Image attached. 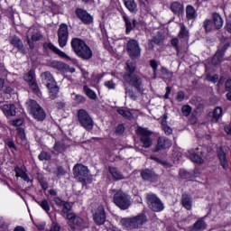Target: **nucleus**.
<instances>
[{
    "label": "nucleus",
    "instance_id": "obj_44",
    "mask_svg": "<svg viewBox=\"0 0 231 231\" xmlns=\"http://www.w3.org/2000/svg\"><path fill=\"white\" fill-rule=\"evenodd\" d=\"M162 78L165 80H169V79H172V72L169 71L165 67H162L161 69Z\"/></svg>",
    "mask_w": 231,
    "mask_h": 231
},
{
    "label": "nucleus",
    "instance_id": "obj_52",
    "mask_svg": "<svg viewBox=\"0 0 231 231\" xmlns=\"http://www.w3.org/2000/svg\"><path fill=\"white\" fill-rule=\"evenodd\" d=\"M162 127L165 134H167V136H171V134H172V128H171V126H168L167 123H165V121H163Z\"/></svg>",
    "mask_w": 231,
    "mask_h": 231
},
{
    "label": "nucleus",
    "instance_id": "obj_25",
    "mask_svg": "<svg viewBox=\"0 0 231 231\" xmlns=\"http://www.w3.org/2000/svg\"><path fill=\"white\" fill-rule=\"evenodd\" d=\"M42 79L47 87L54 86V84H57V81H55L53 75H51V72L50 71L43 72L42 74Z\"/></svg>",
    "mask_w": 231,
    "mask_h": 231
},
{
    "label": "nucleus",
    "instance_id": "obj_42",
    "mask_svg": "<svg viewBox=\"0 0 231 231\" xmlns=\"http://www.w3.org/2000/svg\"><path fill=\"white\" fill-rule=\"evenodd\" d=\"M24 80L28 82V84L35 81V71L33 69L29 70L27 74L23 77Z\"/></svg>",
    "mask_w": 231,
    "mask_h": 231
},
{
    "label": "nucleus",
    "instance_id": "obj_6",
    "mask_svg": "<svg viewBox=\"0 0 231 231\" xmlns=\"http://www.w3.org/2000/svg\"><path fill=\"white\" fill-rule=\"evenodd\" d=\"M78 120L81 127H84L86 131H93V127H95V122L88 111L85 109L79 110Z\"/></svg>",
    "mask_w": 231,
    "mask_h": 231
},
{
    "label": "nucleus",
    "instance_id": "obj_21",
    "mask_svg": "<svg viewBox=\"0 0 231 231\" xmlns=\"http://www.w3.org/2000/svg\"><path fill=\"white\" fill-rule=\"evenodd\" d=\"M65 216L69 223L75 225L76 226H80V225L84 223V219H82V217L75 215V213H71V211L68 212Z\"/></svg>",
    "mask_w": 231,
    "mask_h": 231
},
{
    "label": "nucleus",
    "instance_id": "obj_35",
    "mask_svg": "<svg viewBox=\"0 0 231 231\" xmlns=\"http://www.w3.org/2000/svg\"><path fill=\"white\" fill-rule=\"evenodd\" d=\"M223 116V108L222 107H216L213 111V117L212 122L216 124L217 122H219V118Z\"/></svg>",
    "mask_w": 231,
    "mask_h": 231
},
{
    "label": "nucleus",
    "instance_id": "obj_36",
    "mask_svg": "<svg viewBox=\"0 0 231 231\" xmlns=\"http://www.w3.org/2000/svg\"><path fill=\"white\" fill-rule=\"evenodd\" d=\"M83 91L85 95L90 98V100H97V93L88 87V85L83 86Z\"/></svg>",
    "mask_w": 231,
    "mask_h": 231
},
{
    "label": "nucleus",
    "instance_id": "obj_30",
    "mask_svg": "<svg viewBox=\"0 0 231 231\" xmlns=\"http://www.w3.org/2000/svg\"><path fill=\"white\" fill-rule=\"evenodd\" d=\"M47 65L49 66V68H53L54 69H58V71H62V69L66 68V65H64V63L57 60H50L47 62Z\"/></svg>",
    "mask_w": 231,
    "mask_h": 231
},
{
    "label": "nucleus",
    "instance_id": "obj_8",
    "mask_svg": "<svg viewBox=\"0 0 231 231\" xmlns=\"http://www.w3.org/2000/svg\"><path fill=\"white\" fill-rule=\"evenodd\" d=\"M146 201L148 208L153 212H162V210L164 208L163 202H162L160 198H158V196L155 194H148L146 196Z\"/></svg>",
    "mask_w": 231,
    "mask_h": 231
},
{
    "label": "nucleus",
    "instance_id": "obj_57",
    "mask_svg": "<svg viewBox=\"0 0 231 231\" xmlns=\"http://www.w3.org/2000/svg\"><path fill=\"white\" fill-rule=\"evenodd\" d=\"M54 174H56L58 178H60V176H64V174H66V171L62 166H59L57 170L54 171Z\"/></svg>",
    "mask_w": 231,
    "mask_h": 231
},
{
    "label": "nucleus",
    "instance_id": "obj_47",
    "mask_svg": "<svg viewBox=\"0 0 231 231\" xmlns=\"http://www.w3.org/2000/svg\"><path fill=\"white\" fill-rule=\"evenodd\" d=\"M36 203L40 205V207H42V210H45L47 213L50 212L51 210L50 203L46 199H43L41 202L36 201Z\"/></svg>",
    "mask_w": 231,
    "mask_h": 231
},
{
    "label": "nucleus",
    "instance_id": "obj_1",
    "mask_svg": "<svg viewBox=\"0 0 231 231\" xmlns=\"http://www.w3.org/2000/svg\"><path fill=\"white\" fill-rule=\"evenodd\" d=\"M136 71V63L127 60L126 61V73L124 74L123 79L125 84H129L132 88H134L139 93L143 92V79L138 74H134Z\"/></svg>",
    "mask_w": 231,
    "mask_h": 231
},
{
    "label": "nucleus",
    "instance_id": "obj_62",
    "mask_svg": "<svg viewBox=\"0 0 231 231\" xmlns=\"http://www.w3.org/2000/svg\"><path fill=\"white\" fill-rule=\"evenodd\" d=\"M41 39H42V35L39 32H37L32 36V41L37 42V41H41Z\"/></svg>",
    "mask_w": 231,
    "mask_h": 231
},
{
    "label": "nucleus",
    "instance_id": "obj_20",
    "mask_svg": "<svg viewBox=\"0 0 231 231\" xmlns=\"http://www.w3.org/2000/svg\"><path fill=\"white\" fill-rule=\"evenodd\" d=\"M1 109L7 118L17 115L16 107L14 104L3 105Z\"/></svg>",
    "mask_w": 231,
    "mask_h": 231
},
{
    "label": "nucleus",
    "instance_id": "obj_24",
    "mask_svg": "<svg viewBox=\"0 0 231 231\" xmlns=\"http://www.w3.org/2000/svg\"><path fill=\"white\" fill-rule=\"evenodd\" d=\"M14 172L17 176V178H21L22 180H23V181H26V183H32V180H30V177L28 176V173H26V171H24V169L16 166L14 168Z\"/></svg>",
    "mask_w": 231,
    "mask_h": 231
},
{
    "label": "nucleus",
    "instance_id": "obj_29",
    "mask_svg": "<svg viewBox=\"0 0 231 231\" xmlns=\"http://www.w3.org/2000/svg\"><path fill=\"white\" fill-rule=\"evenodd\" d=\"M125 6L131 12V14H136L138 7L134 0H124Z\"/></svg>",
    "mask_w": 231,
    "mask_h": 231
},
{
    "label": "nucleus",
    "instance_id": "obj_28",
    "mask_svg": "<svg viewBox=\"0 0 231 231\" xmlns=\"http://www.w3.org/2000/svg\"><path fill=\"white\" fill-rule=\"evenodd\" d=\"M108 171L111 176L116 180V181H118L120 180H125V177H124V174H122V171H120L118 168L109 167Z\"/></svg>",
    "mask_w": 231,
    "mask_h": 231
},
{
    "label": "nucleus",
    "instance_id": "obj_22",
    "mask_svg": "<svg viewBox=\"0 0 231 231\" xmlns=\"http://www.w3.org/2000/svg\"><path fill=\"white\" fill-rule=\"evenodd\" d=\"M170 8L175 15H181L185 12V7L183 6V4L180 2L171 3Z\"/></svg>",
    "mask_w": 231,
    "mask_h": 231
},
{
    "label": "nucleus",
    "instance_id": "obj_14",
    "mask_svg": "<svg viewBox=\"0 0 231 231\" xmlns=\"http://www.w3.org/2000/svg\"><path fill=\"white\" fill-rule=\"evenodd\" d=\"M75 14L84 24H91L93 23V16L88 13V11L82 8H77Z\"/></svg>",
    "mask_w": 231,
    "mask_h": 231
},
{
    "label": "nucleus",
    "instance_id": "obj_4",
    "mask_svg": "<svg viewBox=\"0 0 231 231\" xmlns=\"http://www.w3.org/2000/svg\"><path fill=\"white\" fill-rule=\"evenodd\" d=\"M144 223H147V217L143 214H140L131 218L121 219V225L125 226V228H127L128 230L141 228V226H143Z\"/></svg>",
    "mask_w": 231,
    "mask_h": 231
},
{
    "label": "nucleus",
    "instance_id": "obj_9",
    "mask_svg": "<svg viewBox=\"0 0 231 231\" xmlns=\"http://www.w3.org/2000/svg\"><path fill=\"white\" fill-rule=\"evenodd\" d=\"M73 174L75 180H78V181H80L81 183H85L89 178V170L83 164L78 163L73 167Z\"/></svg>",
    "mask_w": 231,
    "mask_h": 231
},
{
    "label": "nucleus",
    "instance_id": "obj_64",
    "mask_svg": "<svg viewBox=\"0 0 231 231\" xmlns=\"http://www.w3.org/2000/svg\"><path fill=\"white\" fill-rule=\"evenodd\" d=\"M226 89H231V79L226 81Z\"/></svg>",
    "mask_w": 231,
    "mask_h": 231
},
{
    "label": "nucleus",
    "instance_id": "obj_61",
    "mask_svg": "<svg viewBox=\"0 0 231 231\" xmlns=\"http://www.w3.org/2000/svg\"><path fill=\"white\" fill-rule=\"evenodd\" d=\"M177 100H178V102H183V100H185V93H183V91L178 92Z\"/></svg>",
    "mask_w": 231,
    "mask_h": 231
},
{
    "label": "nucleus",
    "instance_id": "obj_37",
    "mask_svg": "<svg viewBox=\"0 0 231 231\" xmlns=\"http://www.w3.org/2000/svg\"><path fill=\"white\" fill-rule=\"evenodd\" d=\"M207 229V223H205L203 220L199 219L198 220L192 227L193 231H201Z\"/></svg>",
    "mask_w": 231,
    "mask_h": 231
},
{
    "label": "nucleus",
    "instance_id": "obj_60",
    "mask_svg": "<svg viewBox=\"0 0 231 231\" xmlns=\"http://www.w3.org/2000/svg\"><path fill=\"white\" fill-rule=\"evenodd\" d=\"M230 47V43L226 42L225 43L222 48L220 50H218L217 52H220L222 53V55H225V52L226 51V50H228V48Z\"/></svg>",
    "mask_w": 231,
    "mask_h": 231
},
{
    "label": "nucleus",
    "instance_id": "obj_19",
    "mask_svg": "<svg viewBox=\"0 0 231 231\" xmlns=\"http://www.w3.org/2000/svg\"><path fill=\"white\" fill-rule=\"evenodd\" d=\"M141 177L144 181H154L158 175L152 170L145 169L141 171Z\"/></svg>",
    "mask_w": 231,
    "mask_h": 231
},
{
    "label": "nucleus",
    "instance_id": "obj_54",
    "mask_svg": "<svg viewBox=\"0 0 231 231\" xmlns=\"http://www.w3.org/2000/svg\"><path fill=\"white\" fill-rule=\"evenodd\" d=\"M219 79V76H217V74L215 75H210V74H207L206 76V80H208V82H213L214 84H216V82H217V80Z\"/></svg>",
    "mask_w": 231,
    "mask_h": 231
},
{
    "label": "nucleus",
    "instance_id": "obj_32",
    "mask_svg": "<svg viewBox=\"0 0 231 231\" xmlns=\"http://www.w3.org/2000/svg\"><path fill=\"white\" fill-rule=\"evenodd\" d=\"M180 31L178 34L179 39H183V41H189V31L185 26V23H180Z\"/></svg>",
    "mask_w": 231,
    "mask_h": 231
},
{
    "label": "nucleus",
    "instance_id": "obj_2",
    "mask_svg": "<svg viewBox=\"0 0 231 231\" xmlns=\"http://www.w3.org/2000/svg\"><path fill=\"white\" fill-rule=\"evenodd\" d=\"M71 48L79 59H82L83 60L93 59V51H91V48H89L83 40L73 38L71 40Z\"/></svg>",
    "mask_w": 231,
    "mask_h": 231
},
{
    "label": "nucleus",
    "instance_id": "obj_12",
    "mask_svg": "<svg viewBox=\"0 0 231 231\" xmlns=\"http://www.w3.org/2000/svg\"><path fill=\"white\" fill-rule=\"evenodd\" d=\"M93 219L94 223H96V225L98 226L106 223V208L104 206H98L93 210Z\"/></svg>",
    "mask_w": 231,
    "mask_h": 231
},
{
    "label": "nucleus",
    "instance_id": "obj_41",
    "mask_svg": "<svg viewBox=\"0 0 231 231\" xmlns=\"http://www.w3.org/2000/svg\"><path fill=\"white\" fill-rule=\"evenodd\" d=\"M47 88L48 89H50L51 100H55V98L57 97V93H59V87L57 86V84H54L50 85V87Z\"/></svg>",
    "mask_w": 231,
    "mask_h": 231
},
{
    "label": "nucleus",
    "instance_id": "obj_50",
    "mask_svg": "<svg viewBox=\"0 0 231 231\" xmlns=\"http://www.w3.org/2000/svg\"><path fill=\"white\" fill-rule=\"evenodd\" d=\"M151 160H153V162H156L157 163H160V165H162V167H170L169 162H167L166 161H163L156 156L152 155L150 157Z\"/></svg>",
    "mask_w": 231,
    "mask_h": 231
},
{
    "label": "nucleus",
    "instance_id": "obj_51",
    "mask_svg": "<svg viewBox=\"0 0 231 231\" xmlns=\"http://www.w3.org/2000/svg\"><path fill=\"white\" fill-rule=\"evenodd\" d=\"M181 111H182V115L184 116H189V115H190V113L192 111V107H190V106H189V105H184L181 107Z\"/></svg>",
    "mask_w": 231,
    "mask_h": 231
},
{
    "label": "nucleus",
    "instance_id": "obj_31",
    "mask_svg": "<svg viewBox=\"0 0 231 231\" xmlns=\"http://www.w3.org/2000/svg\"><path fill=\"white\" fill-rule=\"evenodd\" d=\"M218 159L220 160V165L223 167V169L228 168V162H226V153H225V151L223 149H220L217 152Z\"/></svg>",
    "mask_w": 231,
    "mask_h": 231
},
{
    "label": "nucleus",
    "instance_id": "obj_49",
    "mask_svg": "<svg viewBox=\"0 0 231 231\" xmlns=\"http://www.w3.org/2000/svg\"><path fill=\"white\" fill-rule=\"evenodd\" d=\"M38 180L40 185H42L43 190L48 189V181H46V179L41 174H38Z\"/></svg>",
    "mask_w": 231,
    "mask_h": 231
},
{
    "label": "nucleus",
    "instance_id": "obj_40",
    "mask_svg": "<svg viewBox=\"0 0 231 231\" xmlns=\"http://www.w3.org/2000/svg\"><path fill=\"white\" fill-rule=\"evenodd\" d=\"M118 115H121L123 118L126 120H131L133 118V114L129 110H125L124 108H118L117 110Z\"/></svg>",
    "mask_w": 231,
    "mask_h": 231
},
{
    "label": "nucleus",
    "instance_id": "obj_45",
    "mask_svg": "<svg viewBox=\"0 0 231 231\" xmlns=\"http://www.w3.org/2000/svg\"><path fill=\"white\" fill-rule=\"evenodd\" d=\"M38 158L41 162H50V160H51V155L48 152H42Z\"/></svg>",
    "mask_w": 231,
    "mask_h": 231
},
{
    "label": "nucleus",
    "instance_id": "obj_16",
    "mask_svg": "<svg viewBox=\"0 0 231 231\" xmlns=\"http://www.w3.org/2000/svg\"><path fill=\"white\" fill-rule=\"evenodd\" d=\"M53 149L54 151L51 152L52 154H56V152L60 154L62 152H66V151L69 149V145L67 140H61L55 143Z\"/></svg>",
    "mask_w": 231,
    "mask_h": 231
},
{
    "label": "nucleus",
    "instance_id": "obj_10",
    "mask_svg": "<svg viewBox=\"0 0 231 231\" xmlns=\"http://www.w3.org/2000/svg\"><path fill=\"white\" fill-rule=\"evenodd\" d=\"M126 51L131 59H140L142 55V49L136 40H130L126 44Z\"/></svg>",
    "mask_w": 231,
    "mask_h": 231
},
{
    "label": "nucleus",
    "instance_id": "obj_39",
    "mask_svg": "<svg viewBox=\"0 0 231 231\" xmlns=\"http://www.w3.org/2000/svg\"><path fill=\"white\" fill-rule=\"evenodd\" d=\"M223 57L224 56L222 52L217 51L214 57L212 58L211 64H213V66H219V64H221V61L223 60Z\"/></svg>",
    "mask_w": 231,
    "mask_h": 231
},
{
    "label": "nucleus",
    "instance_id": "obj_34",
    "mask_svg": "<svg viewBox=\"0 0 231 231\" xmlns=\"http://www.w3.org/2000/svg\"><path fill=\"white\" fill-rule=\"evenodd\" d=\"M202 26H203L206 33H210V32H212V30H216V27L214 26V23L210 19H206L203 22Z\"/></svg>",
    "mask_w": 231,
    "mask_h": 231
},
{
    "label": "nucleus",
    "instance_id": "obj_26",
    "mask_svg": "<svg viewBox=\"0 0 231 231\" xmlns=\"http://www.w3.org/2000/svg\"><path fill=\"white\" fill-rule=\"evenodd\" d=\"M212 23L213 26H215V30H221L223 28V18L217 13L212 14Z\"/></svg>",
    "mask_w": 231,
    "mask_h": 231
},
{
    "label": "nucleus",
    "instance_id": "obj_13",
    "mask_svg": "<svg viewBox=\"0 0 231 231\" xmlns=\"http://www.w3.org/2000/svg\"><path fill=\"white\" fill-rule=\"evenodd\" d=\"M52 201L54 202V205H56V207L62 208L61 216H63V217H64V216H66L68 214V212H71V210L73 208L70 202L62 200L59 197H53Z\"/></svg>",
    "mask_w": 231,
    "mask_h": 231
},
{
    "label": "nucleus",
    "instance_id": "obj_43",
    "mask_svg": "<svg viewBox=\"0 0 231 231\" xmlns=\"http://www.w3.org/2000/svg\"><path fill=\"white\" fill-rule=\"evenodd\" d=\"M123 19L125 23V33H131L133 32V23L129 21V17L124 15Z\"/></svg>",
    "mask_w": 231,
    "mask_h": 231
},
{
    "label": "nucleus",
    "instance_id": "obj_18",
    "mask_svg": "<svg viewBox=\"0 0 231 231\" xmlns=\"http://www.w3.org/2000/svg\"><path fill=\"white\" fill-rule=\"evenodd\" d=\"M172 145V143H171V140L165 138V137H160L157 140V145L154 150V152H158L159 151H162V149H169Z\"/></svg>",
    "mask_w": 231,
    "mask_h": 231
},
{
    "label": "nucleus",
    "instance_id": "obj_33",
    "mask_svg": "<svg viewBox=\"0 0 231 231\" xmlns=\"http://www.w3.org/2000/svg\"><path fill=\"white\" fill-rule=\"evenodd\" d=\"M186 17L189 21H192V19H196V9L192 5H187L186 7Z\"/></svg>",
    "mask_w": 231,
    "mask_h": 231
},
{
    "label": "nucleus",
    "instance_id": "obj_15",
    "mask_svg": "<svg viewBox=\"0 0 231 231\" xmlns=\"http://www.w3.org/2000/svg\"><path fill=\"white\" fill-rule=\"evenodd\" d=\"M188 154L191 162H193L194 163H205V160H203V152L199 151V148L188 151Z\"/></svg>",
    "mask_w": 231,
    "mask_h": 231
},
{
    "label": "nucleus",
    "instance_id": "obj_55",
    "mask_svg": "<svg viewBox=\"0 0 231 231\" xmlns=\"http://www.w3.org/2000/svg\"><path fill=\"white\" fill-rule=\"evenodd\" d=\"M150 66L153 70V77L154 79H156V71H158V62L156 61V60H151Z\"/></svg>",
    "mask_w": 231,
    "mask_h": 231
},
{
    "label": "nucleus",
    "instance_id": "obj_5",
    "mask_svg": "<svg viewBox=\"0 0 231 231\" xmlns=\"http://www.w3.org/2000/svg\"><path fill=\"white\" fill-rule=\"evenodd\" d=\"M136 134L139 136L144 149H149L152 146V132L151 130L139 126L136 129Z\"/></svg>",
    "mask_w": 231,
    "mask_h": 231
},
{
    "label": "nucleus",
    "instance_id": "obj_3",
    "mask_svg": "<svg viewBox=\"0 0 231 231\" xmlns=\"http://www.w3.org/2000/svg\"><path fill=\"white\" fill-rule=\"evenodd\" d=\"M114 203L121 210H127L131 207V197L122 189H112Z\"/></svg>",
    "mask_w": 231,
    "mask_h": 231
},
{
    "label": "nucleus",
    "instance_id": "obj_56",
    "mask_svg": "<svg viewBox=\"0 0 231 231\" xmlns=\"http://www.w3.org/2000/svg\"><path fill=\"white\" fill-rule=\"evenodd\" d=\"M171 44L175 48L178 55V53H180V47L178 46V44H180V40L178 38H173L171 42Z\"/></svg>",
    "mask_w": 231,
    "mask_h": 231
},
{
    "label": "nucleus",
    "instance_id": "obj_46",
    "mask_svg": "<svg viewBox=\"0 0 231 231\" xmlns=\"http://www.w3.org/2000/svg\"><path fill=\"white\" fill-rule=\"evenodd\" d=\"M5 144L11 150V151H17V147H15V143L12 138H7L5 140Z\"/></svg>",
    "mask_w": 231,
    "mask_h": 231
},
{
    "label": "nucleus",
    "instance_id": "obj_27",
    "mask_svg": "<svg viewBox=\"0 0 231 231\" xmlns=\"http://www.w3.org/2000/svg\"><path fill=\"white\" fill-rule=\"evenodd\" d=\"M10 42L14 48H17L18 51L24 53V44H23V41L19 37L13 36Z\"/></svg>",
    "mask_w": 231,
    "mask_h": 231
},
{
    "label": "nucleus",
    "instance_id": "obj_48",
    "mask_svg": "<svg viewBox=\"0 0 231 231\" xmlns=\"http://www.w3.org/2000/svg\"><path fill=\"white\" fill-rule=\"evenodd\" d=\"M124 133H125V126L124 125V124L118 125L116 127L115 134L116 136H122V134H124Z\"/></svg>",
    "mask_w": 231,
    "mask_h": 231
},
{
    "label": "nucleus",
    "instance_id": "obj_59",
    "mask_svg": "<svg viewBox=\"0 0 231 231\" xmlns=\"http://www.w3.org/2000/svg\"><path fill=\"white\" fill-rule=\"evenodd\" d=\"M29 86L32 89V91H34V93L39 92V86H37V81L36 80L29 83Z\"/></svg>",
    "mask_w": 231,
    "mask_h": 231
},
{
    "label": "nucleus",
    "instance_id": "obj_58",
    "mask_svg": "<svg viewBox=\"0 0 231 231\" xmlns=\"http://www.w3.org/2000/svg\"><path fill=\"white\" fill-rule=\"evenodd\" d=\"M106 88L108 89H115L116 88V84L113 80H108L105 82Z\"/></svg>",
    "mask_w": 231,
    "mask_h": 231
},
{
    "label": "nucleus",
    "instance_id": "obj_63",
    "mask_svg": "<svg viewBox=\"0 0 231 231\" xmlns=\"http://www.w3.org/2000/svg\"><path fill=\"white\" fill-rule=\"evenodd\" d=\"M225 133H226L228 138H231V125H230L225 126Z\"/></svg>",
    "mask_w": 231,
    "mask_h": 231
},
{
    "label": "nucleus",
    "instance_id": "obj_53",
    "mask_svg": "<svg viewBox=\"0 0 231 231\" xmlns=\"http://www.w3.org/2000/svg\"><path fill=\"white\" fill-rule=\"evenodd\" d=\"M72 95H75L73 100L76 102V104H84V102H86V97H84V96L77 95L75 93H73Z\"/></svg>",
    "mask_w": 231,
    "mask_h": 231
},
{
    "label": "nucleus",
    "instance_id": "obj_23",
    "mask_svg": "<svg viewBox=\"0 0 231 231\" xmlns=\"http://www.w3.org/2000/svg\"><path fill=\"white\" fill-rule=\"evenodd\" d=\"M180 201L186 210H192V198L190 195L187 193L182 194Z\"/></svg>",
    "mask_w": 231,
    "mask_h": 231
},
{
    "label": "nucleus",
    "instance_id": "obj_38",
    "mask_svg": "<svg viewBox=\"0 0 231 231\" xmlns=\"http://www.w3.org/2000/svg\"><path fill=\"white\" fill-rule=\"evenodd\" d=\"M125 90L126 97H129L131 100H136L138 98V96H136V93H134V90H133L132 88L127 87V85L125 83Z\"/></svg>",
    "mask_w": 231,
    "mask_h": 231
},
{
    "label": "nucleus",
    "instance_id": "obj_11",
    "mask_svg": "<svg viewBox=\"0 0 231 231\" xmlns=\"http://www.w3.org/2000/svg\"><path fill=\"white\" fill-rule=\"evenodd\" d=\"M69 38V30L68 29V24L61 23L58 30V42L60 48L66 47L68 44V39Z\"/></svg>",
    "mask_w": 231,
    "mask_h": 231
},
{
    "label": "nucleus",
    "instance_id": "obj_7",
    "mask_svg": "<svg viewBox=\"0 0 231 231\" xmlns=\"http://www.w3.org/2000/svg\"><path fill=\"white\" fill-rule=\"evenodd\" d=\"M27 106L32 115L38 122H42V120L46 119V112L37 104V101L30 99L29 102H27Z\"/></svg>",
    "mask_w": 231,
    "mask_h": 231
},
{
    "label": "nucleus",
    "instance_id": "obj_17",
    "mask_svg": "<svg viewBox=\"0 0 231 231\" xmlns=\"http://www.w3.org/2000/svg\"><path fill=\"white\" fill-rule=\"evenodd\" d=\"M43 48L45 50H50L51 51H53V53H56V55H59V57H61L62 59H67L68 60H71V58L69 56H68L64 51H60L52 43H44Z\"/></svg>",
    "mask_w": 231,
    "mask_h": 231
}]
</instances>
